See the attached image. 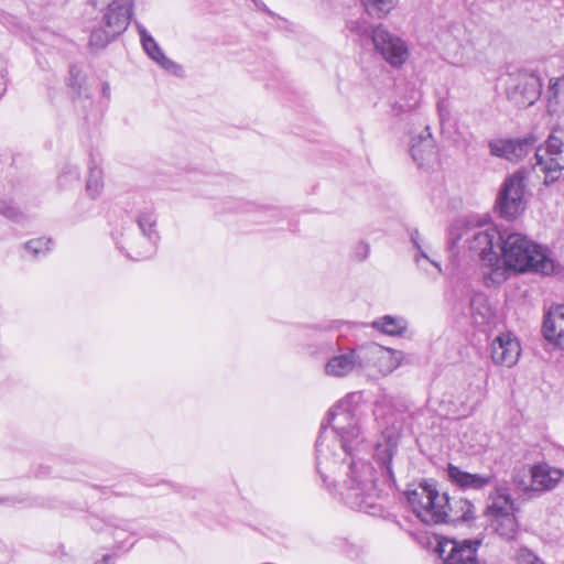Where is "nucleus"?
<instances>
[{
    "label": "nucleus",
    "mask_w": 564,
    "mask_h": 564,
    "mask_svg": "<svg viewBox=\"0 0 564 564\" xmlns=\"http://www.w3.org/2000/svg\"><path fill=\"white\" fill-rule=\"evenodd\" d=\"M0 215L14 223L23 220V214L12 202L0 200Z\"/></svg>",
    "instance_id": "30"
},
{
    "label": "nucleus",
    "mask_w": 564,
    "mask_h": 564,
    "mask_svg": "<svg viewBox=\"0 0 564 564\" xmlns=\"http://www.w3.org/2000/svg\"><path fill=\"white\" fill-rule=\"evenodd\" d=\"M371 326L390 336H402L406 332L408 323L403 317L384 315L375 319Z\"/></svg>",
    "instance_id": "22"
},
{
    "label": "nucleus",
    "mask_w": 564,
    "mask_h": 564,
    "mask_svg": "<svg viewBox=\"0 0 564 564\" xmlns=\"http://www.w3.org/2000/svg\"><path fill=\"white\" fill-rule=\"evenodd\" d=\"M369 252H370V246L368 242L366 241H359L355 248H354V251H352V257L354 259H356L357 261H364L368 258L369 256Z\"/></svg>",
    "instance_id": "33"
},
{
    "label": "nucleus",
    "mask_w": 564,
    "mask_h": 564,
    "mask_svg": "<svg viewBox=\"0 0 564 564\" xmlns=\"http://www.w3.org/2000/svg\"><path fill=\"white\" fill-rule=\"evenodd\" d=\"M534 160L533 169L545 174V183L558 178L564 169V127L552 130L545 143L535 149Z\"/></svg>",
    "instance_id": "8"
},
{
    "label": "nucleus",
    "mask_w": 564,
    "mask_h": 564,
    "mask_svg": "<svg viewBox=\"0 0 564 564\" xmlns=\"http://www.w3.org/2000/svg\"><path fill=\"white\" fill-rule=\"evenodd\" d=\"M80 172L77 166H68L58 176V184L62 187H69L73 183L79 181Z\"/></svg>",
    "instance_id": "31"
},
{
    "label": "nucleus",
    "mask_w": 564,
    "mask_h": 564,
    "mask_svg": "<svg viewBox=\"0 0 564 564\" xmlns=\"http://www.w3.org/2000/svg\"><path fill=\"white\" fill-rule=\"evenodd\" d=\"M10 156L7 153H0V174H2L4 166L10 164Z\"/></svg>",
    "instance_id": "35"
},
{
    "label": "nucleus",
    "mask_w": 564,
    "mask_h": 564,
    "mask_svg": "<svg viewBox=\"0 0 564 564\" xmlns=\"http://www.w3.org/2000/svg\"><path fill=\"white\" fill-rule=\"evenodd\" d=\"M51 246H52L51 238L41 237V238H35V239H31V240L26 241L23 245V248H24L25 253L31 259H37L40 257L46 256L51 250Z\"/></svg>",
    "instance_id": "27"
},
{
    "label": "nucleus",
    "mask_w": 564,
    "mask_h": 564,
    "mask_svg": "<svg viewBox=\"0 0 564 564\" xmlns=\"http://www.w3.org/2000/svg\"><path fill=\"white\" fill-rule=\"evenodd\" d=\"M328 328H330V326L314 325V326H307V327H305V329L313 330V332L326 330V329H328Z\"/></svg>",
    "instance_id": "37"
},
{
    "label": "nucleus",
    "mask_w": 564,
    "mask_h": 564,
    "mask_svg": "<svg viewBox=\"0 0 564 564\" xmlns=\"http://www.w3.org/2000/svg\"><path fill=\"white\" fill-rule=\"evenodd\" d=\"M466 243L470 252L476 254L484 271L487 285L501 284L507 280L506 268L501 263L500 253L505 228L497 226H479L466 230Z\"/></svg>",
    "instance_id": "6"
},
{
    "label": "nucleus",
    "mask_w": 564,
    "mask_h": 564,
    "mask_svg": "<svg viewBox=\"0 0 564 564\" xmlns=\"http://www.w3.org/2000/svg\"><path fill=\"white\" fill-rule=\"evenodd\" d=\"M401 437V425L392 423L380 434L373 446V464L355 457L364 445L359 419L340 401L327 413V424H322L316 440V469L323 484L336 487L352 509L368 511L384 488L395 485L394 466Z\"/></svg>",
    "instance_id": "1"
},
{
    "label": "nucleus",
    "mask_w": 564,
    "mask_h": 564,
    "mask_svg": "<svg viewBox=\"0 0 564 564\" xmlns=\"http://www.w3.org/2000/svg\"><path fill=\"white\" fill-rule=\"evenodd\" d=\"M9 501V498H0V503Z\"/></svg>",
    "instance_id": "41"
},
{
    "label": "nucleus",
    "mask_w": 564,
    "mask_h": 564,
    "mask_svg": "<svg viewBox=\"0 0 564 564\" xmlns=\"http://www.w3.org/2000/svg\"><path fill=\"white\" fill-rule=\"evenodd\" d=\"M547 98L550 104H560L564 101V75L558 78L550 79Z\"/></svg>",
    "instance_id": "29"
},
{
    "label": "nucleus",
    "mask_w": 564,
    "mask_h": 564,
    "mask_svg": "<svg viewBox=\"0 0 564 564\" xmlns=\"http://www.w3.org/2000/svg\"><path fill=\"white\" fill-rule=\"evenodd\" d=\"M366 12L373 18L387 17L398 3V0H361Z\"/></svg>",
    "instance_id": "25"
},
{
    "label": "nucleus",
    "mask_w": 564,
    "mask_h": 564,
    "mask_svg": "<svg viewBox=\"0 0 564 564\" xmlns=\"http://www.w3.org/2000/svg\"><path fill=\"white\" fill-rule=\"evenodd\" d=\"M445 473L448 481L463 491H482L496 482V476L492 473L474 474L451 463Z\"/></svg>",
    "instance_id": "13"
},
{
    "label": "nucleus",
    "mask_w": 564,
    "mask_h": 564,
    "mask_svg": "<svg viewBox=\"0 0 564 564\" xmlns=\"http://www.w3.org/2000/svg\"><path fill=\"white\" fill-rule=\"evenodd\" d=\"M469 314L476 326H484L489 323L492 311L484 294L476 293L471 296L469 301Z\"/></svg>",
    "instance_id": "21"
},
{
    "label": "nucleus",
    "mask_w": 564,
    "mask_h": 564,
    "mask_svg": "<svg viewBox=\"0 0 564 564\" xmlns=\"http://www.w3.org/2000/svg\"><path fill=\"white\" fill-rule=\"evenodd\" d=\"M500 259L506 268L507 279L510 271L536 272L545 275L555 272V262L542 246L510 228H505Z\"/></svg>",
    "instance_id": "3"
},
{
    "label": "nucleus",
    "mask_w": 564,
    "mask_h": 564,
    "mask_svg": "<svg viewBox=\"0 0 564 564\" xmlns=\"http://www.w3.org/2000/svg\"><path fill=\"white\" fill-rule=\"evenodd\" d=\"M102 95L105 97H109V95H110V86L108 83L102 84Z\"/></svg>",
    "instance_id": "39"
},
{
    "label": "nucleus",
    "mask_w": 564,
    "mask_h": 564,
    "mask_svg": "<svg viewBox=\"0 0 564 564\" xmlns=\"http://www.w3.org/2000/svg\"><path fill=\"white\" fill-rule=\"evenodd\" d=\"M402 358V351L375 344L356 349L348 348L328 359L325 372L328 376L341 378L357 368L365 369L373 366L378 367L382 373H390L401 365Z\"/></svg>",
    "instance_id": "4"
},
{
    "label": "nucleus",
    "mask_w": 564,
    "mask_h": 564,
    "mask_svg": "<svg viewBox=\"0 0 564 564\" xmlns=\"http://www.w3.org/2000/svg\"><path fill=\"white\" fill-rule=\"evenodd\" d=\"M104 187L101 170L97 167H91L89 170L88 178L86 181V193L87 195L95 199L97 198Z\"/></svg>",
    "instance_id": "28"
},
{
    "label": "nucleus",
    "mask_w": 564,
    "mask_h": 564,
    "mask_svg": "<svg viewBox=\"0 0 564 564\" xmlns=\"http://www.w3.org/2000/svg\"><path fill=\"white\" fill-rule=\"evenodd\" d=\"M410 154L419 167L429 166L436 161L437 152L435 141L430 132L429 126H426L424 131L417 137L412 138Z\"/></svg>",
    "instance_id": "17"
},
{
    "label": "nucleus",
    "mask_w": 564,
    "mask_h": 564,
    "mask_svg": "<svg viewBox=\"0 0 564 564\" xmlns=\"http://www.w3.org/2000/svg\"><path fill=\"white\" fill-rule=\"evenodd\" d=\"M253 3L256 4V7L260 10H263L265 12H269L268 8L265 7V4L261 1V0H252Z\"/></svg>",
    "instance_id": "38"
},
{
    "label": "nucleus",
    "mask_w": 564,
    "mask_h": 564,
    "mask_svg": "<svg viewBox=\"0 0 564 564\" xmlns=\"http://www.w3.org/2000/svg\"><path fill=\"white\" fill-rule=\"evenodd\" d=\"M408 234H409L412 245L419 252V254H416L414 257L416 264L419 267H422V260L427 261L436 268L437 273H441L442 272L441 264L437 261H435L434 259H431L429 257V254H427L429 247L423 243L420 231L416 228H409Z\"/></svg>",
    "instance_id": "24"
},
{
    "label": "nucleus",
    "mask_w": 564,
    "mask_h": 564,
    "mask_svg": "<svg viewBox=\"0 0 564 564\" xmlns=\"http://www.w3.org/2000/svg\"><path fill=\"white\" fill-rule=\"evenodd\" d=\"M542 334L547 341L564 349V305L551 307L545 313Z\"/></svg>",
    "instance_id": "18"
},
{
    "label": "nucleus",
    "mask_w": 564,
    "mask_h": 564,
    "mask_svg": "<svg viewBox=\"0 0 564 564\" xmlns=\"http://www.w3.org/2000/svg\"><path fill=\"white\" fill-rule=\"evenodd\" d=\"M372 43L377 52L392 66L400 67L409 56L406 43L398 35L390 33L384 28L377 26L372 31Z\"/></svg>",
    "instance_id": "11"
},
{
    "label": "nucleus",
    "mask_w": 564,
    "mask_h": 564,
    "mask_svg": "<svg viewBox=\"0 0 564 564\" xmlns=\"http://www.w3.org/2000/svg\"><path fill=\"white\" fill-rule=\"evenodd\" d=\"M488 500L489 502L486 507L485 514L490 520L514 512V501L508 488L502 484L494 486V490L490 491Z\"/></svg>",
    "instance_id": "19"
},
{
    "label": "nucleus",
    "mask_w": 564,
    "mask_h": 564,
    "mask_svg": "<svg viewBox=\"0 0 564 564\" xmlns=\"http://www.w3.org/2000/svg\"><path fill=\"white\" fill-rule=\"evenodd\" d=\"M115 556L112 554L102 555L101 560L97 561L95 564H113Z\"/></svg>",
    "instance_id": "36"
},
{
    "label": "nucleus",
    "mask_w": 564,
    "mask_h": 564,
    "mask_svg": "<svg viewBox=\"0 0 564 564\" xmlns=\"http://www.w3.org/2000/svg\"><path fill=\"white\" fill-rule=\"evenodd\" d=\"M156 220L153 210L140 212L135 219L123 221L120 229L112 232L116 245L132 259L150 258L155 252L160 240Z\"/></svg>",
    "instance_id": "5"
},
{
    "label": "nucleus",
    "mask_w": 564,
    "mask_h": 564,
    "mask_svg": "<svg viewBox=\"0 0 564 564\" xmlns=\"http://www.w3.org/2000/svg\"><path fill=\"white\" fill-rule=\"evenodd\" d=\"M520 344L510 333L497 336L490 346L491 359L496 365L512 367L520 356Z\"/></svg>",
    "instance_id": "15"
},
{
    "label": "nucleus",
    "mask_w": 564,
    "mask_h": 564,
    "mask_svg": "<svg viewBox=\"0 0 564 564\" xmlns=\"http://www.w3.org/2000/svg\"><path fill=\"white\" fill-rule=\"evenodd\" d=\"M564 471L546 463H539L531 468V482L535 490H551L561 481Z\"/></svg>",
    "instance_id": "20"
},
{
    "label": "nucleus",
    "mask_w": 564,
    "mask_h": 564,
    "mask_svg": "<svg viewBox=\"0 0 564 564\" xmlns=\"http://www.w3.org/2000/svg\"><path fill=\"white\" fill-rule=\"evenodd\" d=\"M479 541L446 539L440 541L436 547L440 558L444 564H486L477 560V549Z\"/></svg>",
    "instance_id": "12"
},
{
    "label": "nucleus",
    "mask_w": 564,
    "mask_h": 564,
    "mask_svg": "<svg viewBox=\"0 0 564 564\" xmlns=\"http://www.w3.org/2000/svg\"><path fill=\"white\" fill-rule=\"evenodd\" d=\"M542 82L533 72L519 70L509 74L506 94L510 102L518 108L532 106L541 96Z\"/></svg>",
    "instance_id": "10"
},
{
    "label": "nucleus",
    "mask_w": 564,
    "mask_h": 564,
    "mask_svg": "<svg viewBox=\"0 0 564 564\" xmlns=\"http://www.w3.org/2000/svg\"><path fill=\"white\" fill-rule=\"evenodd\" d=\"M406 499L416 517L425 524L470 522L475 519V506L465 498L451 499L440 494L433 479H423L405 491Z\"/></svg>",
    "instance_id": "2"
},
{
    "label": "nucleus",
    "mask_w": 564,
    "mask_h": 564,
    "mask_svg": "<svg viewBox=\"0 0 564 564\" xmlns=\"http://www.w3.org/2000/svg\"><path fill=\"white\" fill-rule=\"evenodd\" d=\"M67 87L70 89L73 98L88 97L86 76L76 65L69 66Z\"/></svg>",
    "instance_id": "23"
},
{
    "label": "nucleus",
    "mask_w": 564,
    "mask_h": 564,
    "mask_svg": "<svg viewBox=\"0 0 564 564\" xmlns=\"http://www.w3.org/2000/svg\"><path fill=\"white\" fill-rule=\"evenodd\" d=\"M6 90V82H4V78L2 75H0V97L2 96V94L4 93Z\"/></svg>",
    "instance_id": "40"
},
{
    "label": "nucleus",
    "mask_w": 564,
    "mask_h": 564,
    "mask_svg": "<svg viewBox=\"0 0 564 564\" xmlns=\"http://www.w3.org/2000/svg\"><path fill=\"white\" fill-rule=\"evenodd\" d=\"M525 187L523 171H517L503 181L496 202V209L501 217L511 220L524 210Z\"/></svg>",
    "instance_id": "9"
},
{
    "label": "nucleus",
    "mask_w": 564,
    "mask_h": 564,
    "mask_svg": "<svg viewBox=\"0 0 564 564\" xmlns=\"http://www.w3.org/2000/svg\"><path fill=\"white\" fill-rule=\"evenodd\" d=\"M440 117H441V120H444V115L442 112L440 113Z\"/></svg>",
    "instance_id": "42"
},
{
    "label": "nucleus",
    "mask_w": 564,
    "mask_h": 564,
    "mask_svg": "<svg viewBox=\"0 0 564 564\" xmlns=\"http://www.w3.org/2000/svg\"><path fill=\"white\" fill-rule=\"evenodd\" d=\"M102 14L101 20L90 33L89 45L96 48L106 47L118 35L122 34L133 14V0H116Z\"/></svg>",
    "instance_id": "7"
},
{
    "label": "nucleus",
    "mask_w": 564,
    "mask_h": 564,
    "mask_svg": "<svg viewBox=\"0 0 564 564\" xmlns=\"http://www.w3.org/2000/svg\"><path fill=\"white\" fill-rule=\"evenodd\" d=\"M135 26L140 35L142 47L147 55L166 72L174 75H180L183 70L182 66L170 59L164 54L158 42L153 39L152 35L148 33L147 29L141 23L135 22Z\"/></svg>",
    "instance_id": "16"
},
{
    "label": "nucleus",
    "mask_w": 564,
    "mask_h": 564,
    "mask_svg": "<svg viewBox=\"0 0 564 564\" xmlns=\"http://www.w3.org/2000/svg\"><path fill=\"white\" fill-rule=\"evenodd\" d=\"M491 522L500 536L507 540L514 538L518 530V521L514 517V513L492 519Z\"/></svg>",
    "instance_id": "26"
},
{
    "label": "nucleus",
    "mask_w": 564,
    "mask_h": 564,
    "mask_svg": "<svg viewBox=\"0 0 564 564\" xmlns=\"http://www.w3.org/2000/svg\"><path fill=\"white\" fill-rule=\"evenodd\" d=\"M518 564H542V561L528 547H521L517 553Z\"/></svg>",
    "instance_id": "32"
},
{
    "label": "nucleus",
    "mask_w": 564,
    "mask_h": 564,
    "mask_svg": "<svg viewBox=\"0 0 564 564\" xmlns=\"http://www.w3.org/2000/svg\"><path fill=\"white\" fill-rule=\"evenodd\" d=\"M12 552L0 541V564H8L11 561Z\"/></svg>",
    "instance_id": "34"
},
{
    "label": "nucleus",
    "mask_w": 564,
    "mask_h": 564,
    "mask_svg": "<svg viewBox=\"0 0 564 564\" xmlns=\"http://www.w3.org/2000/svg\"><path fill=\"white\" fill-rule=\"evenodd\" d=\"M535 142V137L528 135L518 139H495L489 141L488 145L491 155L518 162L534 149Z\"/></svg>",
    "instance_id": "14"
}]
</instances>
